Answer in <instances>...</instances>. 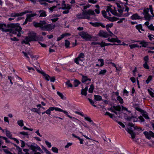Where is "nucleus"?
Listing matches in <instances>:
<instances>
[{
	"label": "nucleus",
	"mask_w": 154,
	"mask_h": 154,
	"mask_svg": "<svg viewBox=\"0 0 154 154\" xmlns=\"http://www.w3.org/2000/svg\"><path fill=\"white\" fill-rule=\"evenodd\" d=\"M5 32H9L13 34H17L18 37H20L23 33L22 31V28L18 24L11 23L6 25L4 23H0V29Z\"/></svg>",
	"instance_id": "nucleus-1"
},
{
	"label": "nucleus",
	"mask_w": 154,
	"mask_h": 154,
	"mask_svg": "<svg viewBox=\"0 0 154 154\" xmlns=\"http://www.w3.org/2000/svg\"><path fill=\"white\" fill-rule=\"evenodd\" d=\"M28 36L26 37L25 39L22 42V43L23 44H29V42L32 41H36L38 39V38L36 36V33L34 32H31L28 34Z\"/></svg>",
	"instance_id": "nucleus-2"
},
{
	"label": "nucleus",
	"mask_w": 154,
	"mask_h": 154,
	"mask_svg": "<svg viewBox=\"0 0 154 154\" xmlns=\"http://www.w3.org/2000/svg\"><path fill=\"white\" fill-rule=\"evenodd\" d=\"M95 13L93 10L89 9L88 11L83 10L82 14H80L77 15V17L79 19H89L91 15H94Z\"/></svg>",
	"instance_id": "nucleus-3"
},
{
	"label": "nucleus",
	"mask_w": 154,
	"mask_h": 154,
	"mask_svg": "<svg viewBox=\"0 0 154 154\" xmlns=\"http://www.w3.org/2000/svg\"><path fill=\"white\" fill-rule=\"evenodd\" d=\"M82 38L86 41H91V36L87 32L84 31L80 32L79 33Z\"/></svg>",
	"instance_id": "nucleus-4"
},
{
	"label": "nucleus",
	"mask_w": 154,
	"mask_h": 154,
	"mask_svg": "<svg viewBox=\"0 0 154 154\" xmlns=\"http://www.w3.org/2000/svg\"><path fill=\"white\" fill-rule=\"evenodd\" d=\"M28 146L30 149L35 152H36L37 150L39 151H42L40 148L36 143H32L31 145H28Z\"/></svg>",
	"instance_id": "nucleus-5"
},
{
	"label": "nucleus",
	"mask_w": 154,
	"mask_h": 154,
	"mask_svg": "<svg viewBox=\"0 0 154 154\" xmlns=\"http://www.w3.org/2000/svg\"><path fill=\"white\" fill-rule=\"evenodd\" d=\"M149 9L148 8L144 9L143 10V14L144 16V18L146 20L149 21L151 19V17H152L148 13Z\"/></svg>",
	"instance_id": "nucleus-6"
},
{
	"label": "nucleus",
	"mask_w": 154,
	"mask_h": 154,
	"mask_svg": "<svg viewBox=\"0 0 154 154\" xmlns=\"http://www.w3.org/2000/svg\"><path fill=\"white\" fill-rule=\"evenodd\" d=\"M55 27V25L52 24H48L44 26H42L41 29L43 30H46L50 31L54 29Z\"/></svg>",
	"instance_id": "nucleus-7"
},
{
	"label": "nucleus",
	"mask_w": 154,
	"mask_h": 154,
	"mask_svg": "<svg viewBox=\"0 0 154 154\" xmlns=\"http://www.w3.org/2000/svg\"><path fill=\"white\" fill-rule=\"evenodd\" d=\"M143 134L148 139H150L151 137H154V133L151 131H150L148 132L145 131L143 132Z\"/></svg>",
	"instance_id": "nucleus-8"
},
{
	"label": "nucleus",
	"mask_w": 154,
	"mask_h": 154,
	"mask_svg": "<svg viewBox=\"0 0 154 154\" xmlns=\"http://www.w3.org/2000/svg\"><path fill=\"white\" fill-rule=\"evenodd\" d=\"M34 67L35 68L38 72L42 74L45 77V80L48 81L49 80V78H50V76L46 74L45 72L42 71V70L41 71L39 70L36 66H34Z\"/></svg>",
	"instance_id": "nucleus-9"
},
{
	"label": "nucleus",
	"mask_w": 154,
	"mask_h": 154,
	"mask_svg": "<svg viewBox=\"0 0 154 154\" xmlns=\"http://www.w3.org/2000/svg\"><path fill=\"white\" fill-rule=\"evenodd\" d=\"M128 126L133 127L134 128V130H137L138 131H143L144 129H142V128L140 127H139L137 126H135L132 123H129L128 125Z\"/></svg>",
	"instance_id": "nucleus-10"
},
{
	"label": "nucleus",
	"mask_w": 154,
	"mask_h": 154,
	"mask_svg": "<svg viewBox=\"0 0 154 154\" xmlns=\"http://www.w3.org/2000/svg\"><path fill=\"white\" fill-rule=\"evenodd\" d=\"M98 35L100 36L103 37H107L109 36V34L103 30L100 31Z\"/></svg>",
	"instance_id": "nucleus-11"
},
{
	"label": "nucleus",
	"mask_w": 154,
	"mask_h": 154,
	"mask_svg": "<svg viewBox=\"0 0 154 154\" xmlns=\"http://www.w3.org/2000/svg\"><path fill=\"white\" fill-rule=\"evenodd\" d=\"M84 59L81 58L79 57L78 58V57L75 58L74 60V61L75 63L78 65H81L80 63V61L82 62L84 60Z\"/></svg>",
	"instance_id": "nucleus-12"
},
{
	"label": "nucleus",
	"mask_w": 154,
	"mask_h": 154,
	"mask_svg": "<svg viewBox=\"0 0 154 154\" xmlns=\"http://www.w3.org/2000/svg\"><path fill=\"white\" fill-rule=\"evenodd\" d=\"M88 90V87H86L84 89H82V90L81 94L82 95H84L86 96L87 95V91Z\"/></svg>",
	"instance_id": "nucleus-13"
},
{
	"label": "nucleus",
	"mask_w": 154,
	"mask_h": 154,
	"mask_svg": "<svg viewBox=\"0 0 154 154\" xmlns=\"http://www.w3.org/2000/svg\"><path fill=\"white\" fill-rule=\"evenodd\" d=\"M131 18L132 20L141 19L140 17L137 14H135L131 17Z\"/></svg>",
	"instance_id": "nucleus-14"
},
{
	"label": "nucleus",
	"mask_w": 154,
	"mask_h": 154,
	"mask_svg": "<svg viewBox=\"0 0 154 154\" xmlns=\"http://www.w3.org/2000/svg\"><path fill=\"white\" fill-rule=\"evenodd\" d=\"M81 75L82 76V82H85L87 80H89V81H91V79L88 78L87 76H85L83 75L82 74H81Z\"/></svg>",
	"instance_id": "nucleus-15"
},
{
	"label": "nucleus",
	"mask_w": 154,
	"mask_h": 154,
	"mask_svg": "<svg viewBox=\"0 0 154 154\" xmlns=\"http://www.w3.org/2000/svg\"><path fill=\"white\" fill-rule=\"evenodd\" d=\"M106 18L109 20V21L112 22L116 21L119 20V18H117L115 17H107Z\"/></svg>",
	"instance_id": "nucleus-16"
},
{
	"label": "nucleus",
	"mask_w": 154,
	"mask_h": 154,
	"mask_svg": "<svg viewBox=\"0 0 154 154\" xmlns=\"http://www.w3.org/2000/svg\"><path fill=\"white\" fill-rule=\"evenodd\" d=\"M11 17H19L21 16H23V14H22V13H12L11 14Z\"/></svg>",
	"instance_id": "nucleus-17"
},
{
	"label": "nucleus",
	"mask_w": 154,
	"mask_h": 154,
	"mask_svg": "<svg viewBox=\"0 0 154 154\" xmlns=\"http://www.w3.org/2000/svg\"><path fill=\"white\" fill-rule=\"evenodd\" d=\"M128 132L131 134L132 139H133L135 138L136 134L133 131L129 130Z\"/></svg>",
	"instance_id": "nucleus-18"
},
{
	"label": "nucleus",
	"mask_w": 154,
	"mask_h": 154,
	"mask_svg": "<svg viewBox=\"0 0 154 154\" xmlns=\"http://www.w3.org/2000/svg\"><path fill=\"white\" fill-rule=\"evenodd\" d=\"M52 107L53 108H54L53 110L55 109L56 111H60V112H63L66 115L67 114H68V112L66 111L63 110V109H62L60 108H58L54 107Z\"/></svg>",
	"instance_id": "nucleus-19"
},
{
	"label": "nucleus",
	"mask_w": 154,
	"mask_h": 154,
	"mask_svg": "<svg viewBox=\"0 0 154 154\" xmlns=\"http://www.w3.org/2000/svg\"><path fill=\"white\" fill-rule=\"evenodd\" d=\"M140 44L142 45L141 46L143 47H146L148 45V42L144 41L141 42Z\"/></svg>",
	"instance_id": "nucleus-20"
},
{
	"label": "nucleus",
	"mask_w": 154,
	"mask_h": 154,
	"mask_svg": "<svg viewBox=\"0 0 154 154\" xmlns=\"http://www.w3.org/2000/svg\"><path fill=\"white\" fill-rule=\"evenodd\" d=\"M39 12L40 13V14L39 16L40 17H46L47 15L46 12L42 10H40L39 11Z\"/></svg>",
	"instance_id": "nucleus-21"
},
{
	"label": "nucleus",
	"mask_w": 154,
	"mask_h": 154,
	"mask_svg": "<svg viewBox=\"0 0 154 154\" xmlns=\"http://www.w3.org/2000/svg\"><path fill=\"white\" fill-rule=\"evenodd\" d=\"M114 110L117 111L119 112H120L121 110V107L119 105H118L117 106H113V108Z\"/></svg>",
	"instance_id": "nucleus-22"
},
{
	"label": "nucleus",
	"mask_w": 154,
	"mask_h": 154,
	"mask_svg": "<svg viewBox=\"0 0 154 154\" xmlns=\"http://www.w3.org/2000/svg\"><path fill=\"white\" fill-rule=\"evenodd\" d=\"M142 26L141 24H139L136 26V29L138 30L140 32H141L140 31V29H141L142 31H144V30L142 29Z\"/></svg>",
	"instance_id": "nucleus-23"
},
{
	"label": "nucleus",
	"mask_w": 154,
	"mask_h": 154,
	"mask_svg": "<svg viewBox=\"0 0 154 154\" xmlns=\"http://www.w3.org/2000/svg\"><path fill=\"white\" fill-rule=\"evenodd\" d=\"M33 26L35 27H40L41 29V27L43 26H40L39 23H38L35 21L33 22Z\"/></svg>",
	"instance_id": "nucleus-24"
},
{
	"label": "nucleus",
	"mask_w": 154,
	"mask_h": 154,
	"mask_svg": "<svg viewBox=\"0 0 154 154\" xmlns=\"http://www.w3.org/2000/svg\"><path fill=\"white\" fill-rule=\"evenodd\" d=\"M57 94L62 99H65L66 98L59 91L57 92Z\"/></svg>",
	"instance_id": "nucleus-25"
},
{
	"label": "nucleus",
	"mask_w": 154,
	"mask_h": 154,
	"mask_svg": "<svg viewBox=\"0 0 154 154\" xmlns=\"http://www.w3.org/2000/svg\"><path fill=\"white\" fill-rule=\"evenodd\" d=\"M94 99L97 101H100L102 100L101 96L99 95H94Z\"/></svg>",
	"instance_id": "nucleus-26"
},
{
	"label": "nucleus",
	"mask_w": 154,
	"mask_h": 154,
	"mask_svg": "<svg viewBox=\"0 0 154 154\" xmlns=\"http://www.w3.org/2000/svg\"><path fill=\"white\" fill-rule=\"evenodd\" d=\"M53 109L54 108H53L52 107L49 108L47 110L45 111V113L48 114L50 115L51 113V111H53Z\"/></svg>",
	"instance_id": "nucleus-27"
},
{
	"label": "nucleus",
	"mask_w": 154,
	"mask_h": 154,
	"mask_svg": "<svg viewBox=\"0 0 154 154\" xmlns=\"http://www.w3.org/2000/svg\"><path fill=\"white\" fill-rule=\"evenodd\" d=\"M6 136L9 137V138H10L11 139L12 138L11 137L12 136V134L10 132V131L7 130H6Z\"/></svg>",
	"instance_id": "nucleus-28"
},
{
	"label": "nucleus",
	"mask_w": 154,
	"mask_h": 154,
	"mask_svg": "<svg viewBox=\"0 0 154 154\" xmlns=\"http://www.w3.org/2000/svg\"><path fill=\"white\" fill-rule=\"evenodd\" d=\"M42 149L44 150L47 154H51L50 152L47 149L43 146H42Z\"/></svg>",
	"instance_id": "nucleus-29"
},
{
	"label": "nucleus",
	"mask_w": 154,
	"mask_h": 154,
	"mask_svg": "<svg viewBox=\"0 0 154 154\" xmlns=\"http://www.w3.org/2000/svg\"><path fill=\"white\" fill-rule=\"evenodd\" d=\"M66 115L68 117H69V118H70L73 121H74V122H76V121H79V120L78 119H77L74 117H72L70 116L69 115H68V114H66Z\"/></svg>",
	"instance_id": "nucleus-30"
},
{
	"label": "nucleus",
	"mask_w": 154,
	"mask_h": 154,
	"mask_svg": "<svg viewBox=\"0 0 154 154\" xmlns=\"http://www.w3.org/2000/svg\"><path fill=\"white\" fill-rule=\"evenodd\" d=\"M94 88V86L92 84L91 85L90 88H89L88 91L90 93H92L93 92V90Z\"/></svg>",
	"instance_id": "nucleus-31"
},
{
	"label": "nucleus",
	"mask_w": 154,
	"mask_h": 154,
	"mask_svg": "<svg viewBox=\"0 0 154 154\" xmlns=\"http://www.w3.org/2000/svg\"><path fill=\"white\" fill-rule=\"evenodd\" d=\"M18 124L21 127L23 126L24 125L23 121L21 120L17 122Z\"/></svg>",
	"instance_id": "nucleus-32"
},
{
	"label": "nucleus",
	"mask_w": 154,
	"mask_h": 154,
	"mask_svg": "<svg viewBox=\"0 0 154 154\" xmlns=\"http://www.w3.org/2000/svg\"><path fill=\"white\" fill-rule=\"evenodd\" d=\"M89 23L91 24L92 26L94 27H98L99 26V23L96 22L95 23H93L92 22H90Z\"/></svg>",
	"instance_id": "nucleus-33"
},
{
	"label": "nucleus",
	"mask_w": 154,
	"mask_h": 154,
	"mask_svg": "<svg viewBox=\"0 0 154 154\" xmlns=\"http://www.w3.org/2000/svg\"><path fill=\"white\" fill-rule=\"evenodd\" d=\"M102 44V42H101V43H100L98 42H91V45H100V46L101 47V45Z\"/></svg>",
	"instance_id": "nucleus-34"
},
{
	"label": "nucleus",
	"mask_w": 154,
	"mask_h": 154,
	"mask_svg": "<svg viewBox=\"0 0 154 154\" xmlns=\"http://www.w3.org/2000/svg\"><path fill=\"white\" fill-rule=\"evenodd\" d=\"M27 68L29 70V72H34L35 71V70L32 67H30L28 66H27Z\"/></svg>",
	"instance_id": "nucleus-35"
},
{
	"label": "nucleus",
	"mask_w": 154,
	"mask_h": 154,
	"mask_svg": "<svg viewBox=\"0 0 154 154\" xmlns=\"http://www.w3.org/2000/svg\"><path fill=\"white\" fill-rule=\"evenodd\" d=\"M117 100L119 101L120 103L122 104L123 103V100L120 96H118L117 98Z\"/></svg>",
	"instance_id": "nucleus-36"
},
{
	"label": "nucleus",
	"mask_w": 154,
	"mask_h": 154,
	"mask_svg": "<svg viewBox=\"0 0 154 154\" xmlns=\"http://www.w3.org/2000/svg\"><path fill=\"white\" fill-rule=\"evenodd\" d=\"M38 1L41 5H44L45 6H46L48 5L47 3L45 2L46 1L45 0H39Z\"/></svg>",
	"instance_id": "nucleus-37"
},
{
	"label": "nucleus",
	"mask_w": 154,
	"mask_h": 154,
	"mask_svg": "<svg viewBox=\"0 0 154 154\" xmlns=\"http://www.w3.org/2000/svg\"><path fill=\"white\" fill-rule=\"evenodd\" d=\"M70 45V42L67 40H65V45L66 48H68L69 47V45Z\"/></svg>",
	"instance_id": "nucleus-38"
},
{
	"label": "nucleus",
	"mask_w": 154,
	"mask_h": 154,
	"mask_svg": "<svg viewBox=\"0 0 154 154\" xmlns=\"http://www.w3.org/2000/svg\"><path fill=\"white\" fill-rule=\"evenodd\" d=\"M80 83V82L78 80H74V85L75 87H77Z\"/></svg>",
	"instance_id": "nucleus-39"
},
{
	"label": "nucleus",
	"mask_w": 154,
	"mask_h": 154,
	"mask_svg": "<svg viewBox=\"0 0 154 154\" xmlns=\"http://www.w3.org/2000/svg\"><path fill=\"white\" fill-rule=\"evenodd\" d=\"M39 25L43 26H45L46 22L45 21H40L39 23Z\"/></svg>",
	"instance_id": "nucleus-40"
},
{
	"label": "nucleus",
	"mask_w": 154,
	"mask_h": 154,
	"mask_svg": "<svg viewBox=\"0 0 154 154\" xmlns=\"http://www.w3.org/2000/svg\"><path fill=\"white\" fill-rule=\"evenodd\" d=\"M112 45V44L110 43H106L102 41V44L101 45V47H103L106 46Z\"/></svg>",
	"instance_id": "nucleus-41"
},
{
	"label": "nucleus",
	"mask_w": 154,
	"mask_h": 154,
	"mask_svg": "<svg viewBox=\"0 0 154 154\" xmlns=\"http://www.w3.org/2000/svg\"><path fill=\"white\" fill-rule=\"evenodd\" d=\"M52 150L54 152H55L56 153H58V150L56 147H52Z\"/></svg>",
	"instance_id": "nucleus-42"
},
{
	"label": "nucleus",
	"mask_w": 154,
	"mask_h": 154,
	"mask_svg": "<svg viewBox=\"0 0 154 154\" xmlns=\"http://www.w3.org/2000/svg\"><path fill=\"white\" fill-rule=\"evenodd\" d=\"M152 77L151 75H149L146 81V83L148 84L149 82L152 80Z\"/></svg>",
	"instance_id": "nucleus-43"
},
{
	"label": "nucleus",
	"mask_w": 154,
	"mask_h": 154,
	"mask_svg": "<svg viewBox=\"0 0 154 154\" xmlns=\"http://www.w3.org/2000/svg\"><path fill=\"white\" fill-rule=\"evenodd\" d=\"M116 122H117L120 126H121L123 128H125V126L123 123L121 122L118 121L117 120H116Z\"/></svg>",
	"instance_id": "nucleus-44"
},
{
	"label": "nucleus",
	"mask_w": 154,
	"mask_h": 154,
	"mask_svg": "<svg viewBox=\"0 0 154 154\" xmlns=\"http://www.w3.org/2000/svg\"><path fill=\"white\" fill-rule=\"evenodd\" d=\"M129 46L130 47L131 49H132L136 47H138L139 46L137 44H132L130 45Z\"/></svg>",
	"instance_id": "nucleus-45"
},
{
	"label": "nucleus",
	"mask_w": 154,
	"mask_h": 154,
	"mask_svg": "<svg viewBox=\"0 0 154 154\" xmlns=\"http://www.w3.org/2000/svg\"><path fill=\"white\" fill-rule=\"evenodd\" d=\"M66 85H67L68 87H72V85L70 83L69 80H68L66 82Z\"/></svg>",
	"instance_id": "nucleus-46"
},
{
	"label": "nucleus",
	"mask_w": 154,
	"mask_h": 154,
	"mask_svg": "<svg viewBox=\"0 0 154 154\" xmlns=\"http://www.w3.org/2000/svg\"><path fill=\"white\" fill-rule=\"evenodd\" d=\"M147 63H148L145 62L143 64V66L144 68L146 69H149V67L148 66Z\"/></svg>",
	"instance_id": "nucleus-47"
},
{
	"label": "nucleus",
	"mask_w": 154,
	"mask_h": 154,
	"mask_svg": "<svg viewBox=\"0 0 154 154\" xmlns=\"http://www.w3.org/2000/svg\"><path fill=\"white\" fill-rule=\"evenodd\" d=\"M106 72V69L101 70L99 73V75H104Z\"/></svg>",
	"instance_id": "nucleus-48"
},
{
	"label": "nucleus",
	"mask_w": 154,
	"mask_h": 154,
	"mask_svg": "<svg viewBox=\"0 0 154 154\" xmlns=\"http://www.w3.org/2000/svg\"><path fill=\"white\" fill-rule=\"evenodd\" d=\"M148 28L151 30L154 31V26L152 24H151L150 25L148 26Z\"/></svg>",
	"instance_id": "nucleus-49"
},
{
	"label": "nucleus",
	"mask_w": 154,
	"mask_h": 154,
	"mask_svg": "<svg viewBox=\"0 0 154 154\" xmlns=\"http://www.w3.org/2000/svg\"><path fill=\"white\" fill-rule=\"evenodd\" d=\"M107 40L109 42H114L115 40V38H108Z\"/></svg>",
	"instance_id": "nucleus-50"
},
{
	"label": "nucleus",
	"mask_w": 154,
	"mask_h": 154,
	"mask_svg": "<svg viewBox=\"0 0 154 154\" xmlns=\"http://www.w3.org/2000/svg\"><path fill=\"white\" fill-rule=\"evenodd\" d=\"M98 61L101 62V65H100V66H103L104 64V60L103 59H100L98 60Z\"/></svg>",
	"instance_id": "nucleus-51"
},
{
	"label": "nucleus",
	"mask_w": 154,
	"mask_h": 154,
	"mask_svg": "<svg viewBox=\"0 0 154 154\" xmlns=\"http://www.w3.org/2000/svg\"><path fill=\"white\" fill-rule=\"evenodd\" d=\"M88 100H89V102L91 103V104H92V105L93 106H94L95 107H97L94 104V102L92 99L89 98Z\"/></svg>",
	"instance_id": "nucleus-52"
},
{
	"label": "nucleus",
	"mask_w": 154,
	"mask_h": 154,
	"mask_svg": "<svg viewBox=\"0 0 154 154\" xmlns=\"http://www.w3.org/2000/svg\"><path fill=\"white\" fill-rule=\"evenodd\" d=\"M102 14L103 16L105 18H106L107 17L106 16V11L105 10H103L102 11Z\"/></svg>",
	"instance_id": "nucleus-53"
},
{
	"label": "nucleus",
	"mask_w": 154,
	"mask_h": 154,
	"mask_svg": "<svg viewBox=\"0 0 154 154\" xmlns=\"http://www.w3.org/2000/svg\"><path fill=\"white\" fill-rule=\"evenodd\" d=\"M85 57V55L84 53H81L80 54L79 56L78 57V58H79V57L81 58H83L84 59V57Z\"/></svg>",
	"instance_id": "nucleus-54"
},
{
	"label": "nucleus",
	"mask_w": 154,
	"mask_h": 154,
	"mask_svg": "<svg viewBox=\"0 0 154 154\" xmlns=\"http://www.w3.org/2000/svg\"><path fill=\"white\" fill-rule=\"evenodd\" d=\"M27 15H28V16H29V17H33L36 16L37 15V14L35 13H34V14H27Z\"/></svg>",
	"instance_id": "nucleus-55"
},
{
	"label": "nucleus",
	"mask_w": 154,
	"mask_h": 154,
	"mask_svg": "<svg viewBox=\"0 0 154 154\" xmlns=\"http://www.w3.org/2000/svg\"><path fill=\"white\" fill-rule=\"evenodd\" d=\"M45 143L48 146L49 148H50L51 147V143L49 142L47 140L45 141Z\"/></svg>",
	"instance_id": "nucleus-56"
},
{
	"label": "nucleus",
	"mask_w": 154,
	"mask_h": 154,
	"mask_svg": "<svg viewBox=\"0 0 154 154\" xmlns=\"http://www.w3.org/2000/svg\"><path fill=\"white\" fill-rule=\"evenodd\" d=\"M143 59L145 61V62L148 63L149 58L148 56H146L144 57Z\"/></svg>",
	"instance_id": "nucleus-57"
},
{
	"label": "nucleus",
	"mask_w": 154,
	"mask_h": 154,
	"mask_svg": "<svg viewBox=\"0 0 154 154\" xmlns=\"http://www.w3.org/2000/svg\"><path fill=\"white\" fill-rule=\"evenodd\" d=\"M64 35L65 34H62L61 35V36L57 38V41H59L60 40H61L63 38H64Z\"/></svg>",
	"instance_id": "nucleus-58"
},
{
	"label": "nucleus",
	"mask_w": 154,
	"mask_h": 154,
	"mask_svg": "<svg viewBox=\"0 0 154 154\" xmlns=\"http://www.w3.org/2000/svg\"><path fill=\"white\" fill-rule=\"evenodd\" d=\"M50 79L51 82H54L55 80V78L54 76L52 77H50V78H49V80Z\"/></svg>",
	"instance_id": "nucleus-59"
},
{
	"label": "nucleus",
	"mask_w": 154,
	"mask_h": 154,
	"mask_svg": "<svg viewBox=\"0 0 154 154\" xmlns=\"http://www.w3.org/2000/svg\"><path fill=\"white\" fill-rule=\"evenodd\" d=\"M134 118V117L133 116H132L131 117H127L126 119L127 120L130 121L131 119Z\"/></svg>",
	"instance_id": "nucleus-60"
},
{
	"label": "nucleus",
	"mask_w": 154,
	"mask_h": 154,
	"mask_svg": "<svg viewBox=\"0 0 154 154\" xmlns=\"http://www.w3.org/2000/svg\"><path fill=\"white\" fill-rule=\"evenodd\" d=\"M105 115H108L109 116V117L111 118H112V117H113V115L112 114H111L109 113L108 112H106V113H105Z\"/></svg>",
	"instance_id": "nucleus-61"
},
{
	"label": "nucleus",
	"mask_w": 154,
	"mask_h": 154,
	"mask_svg": "<svg viewBox=\"0 0 154 154\" xmlns=\"http://www.w3.org/2000/svg\"><path fill=\"white\" fill-rule=\"evenodd\" d=\"M153 37H154V35L151 34H149L148 36V37L149 38L150 40H152V39H154Z\"/></svg>",
	"instance_id": "nucleus-62"
},
{
	"label": "nucleus",
	"mask_w": 154,
	"mask_h": 154,
	"mask_svg": "<svg viewBox=\"0 0 154 154\" xmlns=\"http://www.w3.org/2000/svg\"><path fill=\"white\" fill-rule=\"evenodd\" d=\"M88 2L89 3H91L93 4H95L97 2V1L94 0H89L88 1Z\"/></svg>",
	"instance_id": "nucleus-63"
},
{
	"label": "nucleus",
	"mask_w": 154,
	"mask_h": 154,
	"mask_svg": "<svg viewBox=\"0 0 154 154\" xmlns=\"http://www.w3.org/2000/svg\"><path fill=\"white\" fill-rule=\"evenodd\" d=\"M145 113L146 112L143 113V116L145 118L148 119H149V117L148 116V115Z\"/></svg>",
	"instance_id": "nucleus-64"
}]
</instances>
